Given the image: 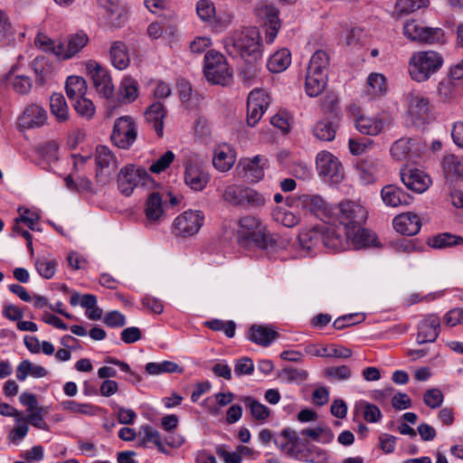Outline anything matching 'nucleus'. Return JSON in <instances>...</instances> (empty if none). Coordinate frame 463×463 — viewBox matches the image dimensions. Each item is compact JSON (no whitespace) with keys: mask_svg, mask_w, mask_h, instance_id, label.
I'll use <instances>...</instances> for the list:
<instances>
[{"mask_svg":"<svg viewBox=\"0 0 463 463\" xmlns=\"http://www.w3.org/2000/svg\"><path fill=\"white\" fill-rule=\"evenodd\" d=\"M298 242L302 256L317 254L323 248L340 251L345 245L339 237V228L325 223L304 228L298 234Z\"/></svg>","mask_w":463,"mask_h":463,"instance_id":"obj_1","label":"nucleus"},{"mask_svg":"<svg viewBox=\"0 0 463 463\" xmlns=\"http://www.w3.org/2000/svg\"><path fill=\"white\" fill-rule=\"evenodd\" d=\"M224 48L232 57H240L247 62H255L261 58L260 32L256 27L235 32L224 40Z\"/></svg>","mask_w":463,"mask_h":463,"instance_id":"obj_2","label":"nucleus"},{"mask_svg":"<svg viewBox=\"0 0 463 463\" xmlns=\"http://www.w3.org/2000/svg\"><path fill=\"white\" fill-rule=\"evenodd\" d=\"M35 45L46 52H51L58 59L66 61L74 58L89 43V36L84 31L70 34L65 43L54 41L46 34L39 33L34 40Z\"/></svg>","mask_w":463,"mask_h":463,"instance_id":"obj_3","label":"nucleus"},{"mask_svg":"<svg viewBox=\"0 0 463 463\" xmlns=\"http://www.w3.org/2000/svg\"><path fill=\"white\" fill-rule=\"evenodd\" d=\"M441 55L433 51H421L414 52L408 64L411 78L418 82L429 80L442 66Z\"/></svg>","mask_w":463,"mask_h":463,"instance_id":"obj_4","label":"nucleus"},{"mask_svg":"<svg viewBox=\"0 0 463 463\" xmlns=\"http://www.w3.org/2000/svg\"><path fill=\"white\" fill-rule=\"evenodd\" d=\"M238 236L242 242L260 249H268L272 245V239L266 226L254 216H244L240 220Z\"/></svg>","mask_w":463,"mask_h":463,"instance_id":"obj_5","label":"nucleus"},{"mask_svg":"<svg viewBox=\"0 0 463 463\" xmlns=\"http://www.w3.org/2000/svg\"><path fill=\"white\" fill-rule=\"evenodd\" d=\"M367 210L361 203L345 201L339 203L336 213L339 230L342 234L357 231L367 220ZM338 228V226H336Z\"/></svg>","mask_w":463,"mask_h":463,"instance_id":"obj_6","label":"nucleus"},{"mask_svg":"<svg viewBox=\"0 0 463 463\" xmlns=\"http://www.w3.org/2000/svg\"><path fill=\"white\" fill-rule=\"evenodd\" d=\"M205 214L201 210L188 209L173 221L172 232L179 238H190L197 234L204 224Z\"/></svg>","mask_w":463,"mask_h":463,"instance_id":"obj_7","label":"nucleus"},{"mask_svg":"<svg viewBox=\"0 0 463 463\" xmlns=\"http://www.w3.org/2000/svg\"><path fill=\"white\" fill-rule=\"evenodd\" d=\"M204 75L213 84L226 85L232 80V71L225 57L215 51H209L204 56Z\"/></svg>","mask_w":463,"mask_h":463,"instance_id":"obj_8","label":"nucleus"},{"mask_svg":"<svg viewBox=\"0 0 463 463\" xmlns=\"http://www.w3.org/2000/svg\"><path fill=\"white\" fill-rule=\"evenodd\" d=\"M348 113L354 121L355 128L363 135L377 136L389 123L388 117L384 115H364L361 108L354 103L348 107Z\"/></svg>","mask_w":463,"mask_h":463,"instance_id":"obj_9","label":"nucleus"},{"mask_svg":"<svg viewBox=\"0 0 463 463\" xmlns=\"http://www.w3.org/2000/svg\"><path fill=\"white\" fill-rule=\"evenodd\" d=\"M184 184L193 191H203L210 181V175L197 156H186L184 161Z\"/></svg>","mask_w":463,"mask_h":463,"instance_id":"obj_10","label":"nucleus"},{"mask_svg":"<svg viewBox=\"0 0 463 463\" xmlns=\"http://www.w3.org/2000/svg\"><path fill=\"white\" fill-rule=\"evenodd\" d=\"M255 14L265 27V42L271 44L281 27L279 11L271 4L260 3L255 9Z\"/></svg>","mask_w":463,"mask_h":463,"instance_id":"obj_11","label":"nucleus"},{"mask_svg":"<svg viewBox=\"0 0 463 463\" xmlns=\"http://www.w3.org/2000/svg\"><path fill=\"white\" fill-rule=\"evenodd\" d=\"M402 33L409 41L433 44L442 41L444 32L440 28L425 27L415 20H407Z\"/></svg>","mask_w":463,"mask_h":463,"instance_id":"obj_12","label":"nucleus"},{"mask_svg":"<svg viewBox=\"0 0 463 463\" xmlns=\"http://www.w3.org/2000/svg\"><path fill=\"white\" fill-rule=\"evenodd\" d=\"M137 137V127L134 119L129 116L118 118L114 124L111 140L119 148H129Z\"/></svg>","mask_w":463,"mask_h":463,"instance_id":"obj_13","label":"nucleus"},{"mask_svg":"<svg viewBox=\"0 0 463 463\" xmlns=\"http://www.w3.org/2000/svg\"><path fill=\"white\" fill-rule=\"evenodd\" d=\"M339 237L344 240L345 245L340 250H345L349 248L365 249V248H380L382 243L375 232L361 225L357 231L342 234L339 230Z\"/></svg>","mask_w":463,"mask_h":463,"instance_id":"obj_14","label":"nucleus"},{"mask_svg":"<svg viewBox=\"0 0 463 463\" xmlns=\"http://www.w3.org/2000/svg\"><path fill=\"white\" fill-rule=\"evenodd\" d=\"M85 68L98 93L104 98H110L114 92V85L109 71L93 60L88 61Z\"/></svg>","mask_w":463,"mask_h":463,"instance_id":"obj_15","label":"nucleus"},{"mask_svg":"<svg viewBox=\"0 0 463 463\" xmlns=\"http://www.w3.org/2000/svg\"><path fill=\"white\" fill-rule=\"evenodd\" d=\"M270 100L268 92L262 89L257 88L249 93L247 100V123L249 126L254 127L261 119Z\"/></svg>","mask_w":463,"mask_h":463,"instance_id":"obj_16","label":"nucleus"},{"mask_svg":"<svg viewBox=\"0 0 463 463\" xmlns=\"http://www.w3.org/2000/svg\"><path fill=\"white\" fill-rule=\"evenodd\" d=\"M196 14L201 21L209 24L216 33L224 31L231 23L229 15L217 14L214 4L210 0H199Z\"/></svg>","mask_w":463,"mask_h":463,"instance_id":"obj_17","label":"nucleus"},{"mask_svg":"<svg viewBox=\"0 0 463 463\" xmlns=\"http://www.w3.org/2000/svg\"><path fill=\"white\" fill-rule=\"evenodd\" d=\"M146 176L147 173L144 168L134 165H127L118 173L117 180L118 188L122 194L129 196Z\"/></svg>","mask_w":463,"mask_h":463,"instance_id":"obj_18","label":"nucleus"},{"mask_svg":"<svg viewBox=\"0 0 463 463\" xmlns=\"http://www.w3.org/2000/svg\"><path fill=\"white\" fill-rule=\"evenodd\" d=\"M319 176L338 182L343 177V167L336 156L328 151H321L316 156Z\"/></svg>","mask_w":463,"mask_h":463,"instance_id":"obj_19","label":"nucleus"},{"mask_svg":"<svg viewBox=\"0 0 463 463\" xmlns=\"http://www.w3.org/2000/svg\"><path fill=\"white\" fill-rule=\"evenodd\" d=\"M408 113L414 125L420 126L430 119V106L428 98L418 91H411L406 98Z\"/></svg>","mask_w":463,"mask_h":463,"instance_id":"obj_20","label":"nucleus"},{"mask_svg":"<svg viewBox=\"0 0 463 463\" xmlns=\"http://www.w3.org/2000/svg\"><path fill=\"white\" fill-rule=\"evenodd\" d=\"M48 118L47 111L41 105L32 103L24 107L18 118L21 129L38 128L43 127Z\"/></svg>","mask_w":463,"mask_h":463,"instance_id":"obj_21","label":"nucleus"},{"mask_svg":"<svg viewBox=\"0 0 463 463\" xmlns=\"http://www.w3.org/2000/svg\"><path fill=\"white\" fill-rule=\"evenodd\" d=\"M296 205L320 219L326 217L329 213L326 202L318 194H301L297 198Z\"/></svg>","mask_w":463,"mask_h":463,"instance_id":"obj_22","label":"nucleus"},{"mask_svg":"<svg viewBox=\"0 0 463 463\" xmlns=\"http://www.w3.org/2000/svg\"><path fill=\"white\" fill-rule=\"evenodd\" d=\"M440 319L436 314L425 316L418 324L416 341L419 345L434 342L439 334Z\"/></svg>","mask_w":463,"mask_h":463,"instance_id":"obj_23","label":"nucleus"},{"mask_svg":"<svg viewBox=\"0 0 463 463\" xmlns=\"http://www.w3.org/2000/svg\"><path fill=\"white\" fill-rule=\"evenodd\" d=\"M95 162L97 165V175L99 177H110L118 166L117 157L105 146H97Z\"/></svg>","mask_w":463,"mask_h":463,"instance_id":"obj_24","label":"nucleus"},{"mask_svg":"<svg viewBox=\"0 0 463 463\" xmlns=\"http://www.w3.org/2000/svg\"><path fill=\"white\" fill-rule=\"evenodd\" d=\"M401 179L407 188L419 194L425 192L431 184L429 175L419 169H402Z\"/></svg>","mask_w":463,"mask_h":463,"instance_id":"obj_25","label":"nucleus"},{"mask_svg":"<svg viewBox=\"0 0 463 463\" xmlns=\"http://www.w3.org/2000/svg\"><path fill=\"white\" fill-rule=\"evenodd\" d=\"M390 152L397 161H413L418 156L420 148L415 139L401 138L392 144Z\"/></svg>","mask_w":463,"mask_h":463,"instance_id":"obj_26","label":"nucleus"},{"mask_svg":"<svg viewBox=\"0 0 463 463\" xmlns=\"http://www.w3.org/2000/svg\"><path fill=\"white\" fill-rule=\"evenodd\" d=\"M392 225L399 233L406 236H413L420 232L421 222L418 214L407 212L394 217Z\"/></svg>","mask_w":463,"mask_h":463,"instance_id":"obj_27","label":"nucleus"},{"mask_svg":"<svg viewBox=\"0 0 463 463\" xmlns=\"http://www.w3.org/2000/svg\"><path fill=\"white\" fill-rule=\"evenodd\" d=\"M32 68L39 85L50 84L57 74L53 63L44 56L36 57L32 62Z\"/></svg>","mask_w":463,"mask_h":463,"instance_id":"obj_28","label":"nucleus"},{"mask_svg":"<svg viewBox=\"0 0 463 463\" xmlns=\"http://www.w3.org/2000/svg\"><path fill=\"white\" fill-rule=\"evenodd\" d=\"M381 197L383 203L389 207H398L408 205L411 203V196L404 192L401 187L394 184H388L383 187Z\"/></svg>","mask_w":463,"mask_h":463,"instance_id":"obj_29","label":"nucleus"},{"mask_svg":"<svg viewBox=\"0 0 463 463\" xmlns=\"http://www.w3.org/2000/svg\"><path fill=\"white\" fill-rule=\"evenodd\" d=\"M109 54L110 63L115 69L123 71L129 66L130 55L125 43L121 41L111 43Z\"/></svg>","mask_w":463,"mask_h":463,"instance_id":"obj_30","label":"nucleus"},{"mask_svg":"<svg viewBox=\"0 0 463 463\" xmlns=\"http://www.w3.org/2000/svg\"><path fill=\"white\" fill-rule=\"evenodd\" d=\"M236 161L233 148L228 145H222L215 148L213 164L221 172H226L232 168Z\"/></svg>","mask_w":463,"mask_h":463,"instance_id":"obj_31","label":"nucleus"},{"mask_svg":"<svg viewBox=\"0 0 463 463\" xmlns=\"http://www.w3.org/2000/svg\"><path fill=\"white\" fill-rule=\"evenodd\" d=\"M268 165V159L263 156H255L250 160H245L243 169L245 177L250 182H259L264 176V169Z\"/></svg>","mask_w":463,"mask_h":463,"instance_id":"obj_32","label":"nucleus"},{"mask_svg":"<svg viewBox=\"0 0 463 463\" xmlns=\"http://www.w3.org/2000/svg\"><path fill=\"white\" fill-rule=\"evenodd\" d=\"M445 176L450 181H463V156L448 155L442 160Z\"/></svg>","mask_w":463,"mask_h":463,"instance_id":"obj_33","label":"nucleus"},{"mask_svg":"<svg viewBox=\"0 0 463 463\" xmlns=\"http://www.w3.org/2000/svg\"><path fill=\"white\" fill-rule=\"evenodd\" d=\"M429 5V0H396L391 15L393 19L399 20L419 9L427 7Z\"/></svg>","mask_w":463,"mask_h":463,"instance_id":"obj_34","label":"nucleus"},{"mask_svg":"<svg viewBox=\"0 0 463 463\" xmlns=\"http://www.w3.org/2000/svg\"><path fill=\"white\" fill-rule=\"evenodd\" d=\"M166 111L161 102H154L145 111L146 120L152 125L156 134L163 135L164 118Z\"/></svg>","mask_w":463,"mask_h":463,"instance_id":"obj_35","label":"nucleus"},{"mask_svg":"<svg viewBox=\"0 0 463 463\" xmlns=\"http://www.w3.org/2000/svg\"><path fill=\"white\" fill-rule=\"evenodd\" d=\"M99 5L103 8L108 14V24L114 27H120L124 23L123 9L119 5V0H97Z\"/></svg>","mask_w":463,"mask_h":463,"instance_id":"obj_36","label":"nucleus"},{"mask_svg":"<svg viewBox=\"0 0 463 463\" xmlns=\"http://www.w3.org/2000/svg\"><path fill=\"white\" fill-rule=\"evenodd\" d=\"M277 336L274 329L265 326H252L249 331L250 340L263 346L269 345Z\"/></svg>","mask_w":463,"mask_h":463,"instance_id":"obj_37","label":"nucleus"},{"mask_svg":"<svg viewBox=\"0 0 463 463\" xmlns=\"http://www.w3.org/2000/svg\"><path fill=\"white\" fill-rule=\"evenodd\" d=\"M364 91L371 99L386 93L387 84L384 75L379 72L370 73L367 78Z\"/></svg>","mask_w":463,"mask_h":463,"instance_id":"obj_38","label":"nucleus"},{"mask_svg":"<svg viewBox=\"0 0 463 463\" xmlns=\"http://www.w3.org/2000/svg\"><path fill=\"white\" fill-rule=\"evenodd\" d=\"M327 84V73L307 72L305 90L309 97L320 95Z\"/></svg>","mask_w":463,"mask_h":463,"instance_id":"obj_39","label":"nucleus"},{"mask_svg":"<svg viewBox=\"0 0 463 463\" xmlns=\"http://www.w3.org/2000/svg\"><path fill=\"white\" fill-rule=\"evenodd\" d=\"M291 63V53L286 49H280L273 53L267 62V67L273 73L284 71Z\"/></svg>","mask_w":463,"mask_h":463,"instance_id":"obj_40","label":"nucleus"},{"mask_svg":"<svg viewBox=\"0 0 463 463\" xmlns=\"http://www.w3.org/2000/svg\"><path fill=\"white\" fill-rule=\"evenodd\" d=\"M380 163L377 160L366 158L358 162L359 176L364 184H371L377 179Z\"/></svg>","mask_w":463,"mask_h":463,"instance_id":"obj_41","label":"nucleus"},{"mask_svg":"<svg viewBox=\"0 0 463 463\" xmlns=\"http://www.w3.org/2000/svg\"><path fill=\"white\" fill-rule=\"evenodd\" d=\"M50 109L52 115L59 123L66 122L70 118L67 102L61 93H53L51 96Z\"/></svg>","mask_w":463,"mask_h":463,"instance_id":"obj_42","label":"nucleus"},{"mask_svg":"<svg viewBox=\"0 0 463 463\" xmlns=\"http://www.w3.org/2000/svg\"><path fill=\"white\" fill-rule=\"evenodd\" d=\"M48 374V371L42 365L31 363L29 360H23L16 368V378L24 382L27 376L43 378Z\"/></svg>","mask_w":463,"mask_h":463,"instance_id":"obj_43","label":"nucleus"},{"mask_svg":"<svg viewBox=\"0 0 463 463\" xmlns=\"http://www.w3.org/2000/svg\"><path fill=\"white\" fill-rule=\"evenodd\" d=\"M65 90L68 98L71 101L82 98L87 91L86 80L80 76H69L66 80Z\"/></svg>","mask_w":463,"mask_h":463,"instance_id":"obj_44","label":"nucleus"},{"mask_svg":"<svg viewBox=\"0 0 463 463\" xmlns=\"http://www.w3.org/2000/svg\"><path fill=\"white\" fill-rule=\"evenodd\" d=\"M337 126L333 121L325 118L317 121L313 128L314 136L321 141H332L335 137Z\"/></svg>","mask_w":463,"mask_h":463,"instance_id":"obj_45","label":"nucleus"},{"mask_svg":"<svg viewBox=\"0 0 463 463\" xmlns=\"http://www.w3.org/2000/svg\"><path fill=\"white\" fill-rule=\"evenodd\" d=\"M244 405L250 410L252 418L260 422L264 423L268 420L270 416V410L266 405L256 401L252 397H245L243 399Z\"/></svg>","mask_w":463,"mask_h":463,"instance_id":"obj_46","label":"nucleus"},{"mask_svg":"<svg viewBox=\"0 0 463 463\" xmlns=\"http://www.w3.org/2000/svg\"><path fill=\"white\" fill-rule=\"evenodd\" d=\"M149 443H153L160 448L162 446L160 434L150 425L141 426L137 433V445L146 447Z\"/></svg>","mask_w":463,"mask_h":463,"instance_id":"obj_47","label":"nucleus"},{"mask_svg":"<svg viewBox=\"0 0 463 463\" xmlns=\"http://www.w3.org/2000/svg\"><path fill=\"white\" fill-rule=\"evenodd\" d=\"M63 411L80 415H95L99 408L90 403H80L73 400H66L61 402Z\"/></svg>","mask_w":463,"mask_h":463,"instance_id":"obj_48","label":"nucleus"},{"mask_svg":"<svg viewBox=\"0 0 463 463\" xmlns=\"http://www.w3.org/2000/svg\"><path fill=\"white\" fill-rule=\"evenodd\" d=\"M145 213L147 220L156 222L163 214L162 199L157 193H152L146 200Z\"/></svg>","mask_w":463,"mask_h":463,"instance_id":"obj_49","label":"nucleus"},{"mask_svg":"<svg viewBox=\"0 0 463 463\" xmlns=\"http://www.w3.org/2000/svg\"><path fill=\"white\" fill-rule=\"evenodd\" d=\"M146 373L149 375H160L170 373H182V368L171 361H163L161 363H147L145 366Z\"/></svg>","mask_w":463,"mask_h":463,"instance_id":"obj_50","label":"nucleus"},{"mask_svg":"<svg viewBox=\"0 0 463 463\" xmlns=\"http://www.w3.org/2000/svg\"><path fill=\"white\" fill-rule=\"evenodd\" d=\"M119 93L124 102H133L138 95L137 80L130 76L124 77L120 82Z\"/></svg>","mask_w":463,"mask_h":463,"instance_id":"obj_51","label":"nucleus"},{"mask_svg":"<svg viewBox=\"0 0 463 463\" xmlns=\"http://www.w3.org/2000/svg\"><path fill=\"white\" fill-rule=\"evenodd\" d=\"M6 80L12 85L14 91L19 94H27L33 86L32 80L26 75H16L14 71H11L6 75Z\"/></svg>","mask_w":463,"mask_h":463,"instance_id":"obj_52","label":"nucleus"},{"mask_svg":"<svg viewBox=\"0 0 463 463\" xmlns=\"http://www.w3.org/2000/svg\"><path fill=\"white\" fill-rule=\"evenodd\" d=\"M272 216L277 222L288 228L296 226L300 221L298 214L283 207H276L273 210Z\"/></svg>","mask_w":463,"mask_h":463,"instance_id":"obj_53","label":"nucleus"},{"mask_svg":"<svg viewBox=\"0 0 463 463\" xmlns=\"http://www.w3.org/2000/svg\"><path fill=\"white\" fill-rule=\"evenodd\" d=\"M328 56L324 51H317L310 58L307 67V72L310 73H327Z\"/></svg>","mask_w":463,"mask_h":463,"instance_id":"obj_54","label":"nucleus"},{"mask_svg":"<svg viewBox=\"0 0 463 463\" xmlns=\"http://www.w3.org/2000/svg\"><path fill=\"white\" fill-rule=\"evenodd\" d=\"M267 201L268 199L263 194L251 187H245L243 207L260 208L264 206Z\"/></svg>","mask_w":463,"mask_h":463,"instance_id":"obj_55","label":"nucleus"},{"mask_svg":"<svg viewBox=\"0 0 463 463\" xmlns=\"http://www.w3.org/2000/svg\"><path fill=\"white\" fill-rule=\"evenodd\" d=\"M463 243V238L449 233L437 235L429 241V245L435 249H444Z\"/></svg>","mask_w":463,"mask_h":463,"instance_id":"obj_56","label":"nucleus"},{"mask_svg":"<svg viewBox=\"0 0 463 463\" xmlns=\"http://www.w3.org/2000/svg\"><path fill=\"white\" fill-rule=\"evenodd\" d=\"M245 187L246 186L241 184H232L227 186L223 193V199L235 206L243 205Z\"/></svg>","mask_w":463,"mask_h":463,"instance_id":"obj_57","label":"nucleus"},{"mask_svg":"<svg viewBox=\"0 0 463 463\" xmlns=\"http://www.w3.org/2000/svg\"><path fill=\"white\" fill-rule=\"evenodd\" d=\"M75 111L82 118H91L95 114V106L91 99L83 96L72 101Z\"/></svg>","mask_w":463,"mask_h":463,"instance_id":"obj_58","label":"nucleus"},{"mask_svg":"<svg viewBox=\"0 0 463 463\" xmlns=\"http://www.w3.org/2000/svg\"><path fill=\"white\" fill-rule=\"evenodd\" d=\"M35 267L41 277L49 279L54 276L57 263L54 260L43 258L36 260Z\"/></svg>","mask_w":463,"mask_h":463,"instance_id":"obj_59","label":"nucleus"},{"mask_svg":"<svg viewBox=\"0 0 463 463\" xmlns=\"http://www.w3.org/2000/svg\"><path fill=\"white\" fill-rule=\"evenodd\" d=\"M175 154L168 150L157 158L150 166L149 170L155 174L164 172L175 160Z\"/></svg>","mask_w":463,"mask_h":463,"instance_id":"obj_60","label":"nucleus"},{"mask_svg":"<svg viewBox=\"0 0 463 463\" xmlns=\"http://www.w3.org/2000/svg\"><path fill=\"white\" fill-rule=\"evenodd\" d=\"M443 400V393L438 388L427 390L423 396L424 403L431 409L439 408L442 404Z\"/></svg>","mask_w":463,"mask_h":463,"instance_id":"obj_61","label":"nucleus"},{"mask_svg":"<svg viewBox=\"0 0 463 463\" xmlns=\"http://www.w3.org/2000/svg\"><path fill=\"white\" fill-rule=\"evenodd\" d=\"M361 407L363 417L367 422L376 423L381 420L382 412L376 405L364 402Z\"/></svg>","mask_w":463,"mask_h":463,"instance_id":"obj_62","label":"nucleus"},{"mask_svg":"<svg viewBox=\"0 0 463 463\" xmlns=\"http://www.w3.org/2000/svg\"><path fill=\"white\" fill-rule=\"evenodd\" d=\"M325 374L333 380L345 381L351 377L352 371L346 365L331 366L326 369Z\"/></svg>","mask_w":463,"mask_h":463,"instance_id":"obj_63","label":"nucleus"},{"mask_svg":"<svg viewBox=\"0 0 463 463\" xmlns=\"http://www.w3.org/2000/svg\"><path fill=\"white\" fill-rule=\"evenodd\" d=\"M28 430V424L24 418L21 422L15 423V427L9 433V439L13 443L18 444L26 437Z\"/></svg>","mask_w":463,"mask_h":463,"instance_id":"obj_64","label":"nucleus"}]
</instances>
